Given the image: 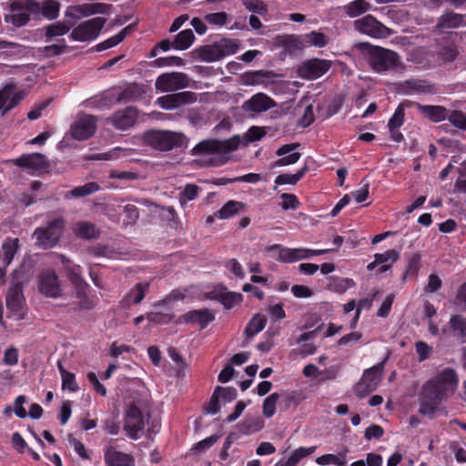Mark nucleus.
<instances>
[{
    "mask_svg": "<svg viewBox=\"0 0 466 466\" xmlns=\"http://www.w3.org/2000/svg\"><path fill=\"white\" fill-rule=\"evenodd\" d=\"M62 378V389L68 390L71 392L78 390V385L76 381V376L72 372L66 373Z\"/></svg>",
    "mask_w": 466,
    "mask_h": 466,
    "instance_id": "nucleus-60",
    "label": "nucleus"
},
{
    "mask_svg": "<svg viewBox=\"0 0 466 466\" xmlns=\"http://www.w3.org/2000/svg\"><path fill=\"white\" fill-rule=\"evenodd\" d=\"M109 5L103 3H96L85 5L81 7V12L85 15H91L95 14H105L107 12Z\"/></svg>",
    "mask_w": 466,
    "mask_h": 466,
    "instance_id": "nucleus-57",
    "label": "nucleus"
},
{
    "mask_svg": "<svg viewBox=\"0 0 466 466\" xmlns=\"http://www.w3.org/2000/svg\"><path fill=\"white\" fill-rule=\"evenodd\" d=\"M458 50L454 46L448 45L444 46L441 52L440 56L443 61L452 62L458 56Z\"/></svg>",
    "mask_w": 466,
    "mask_h": 466,
    "instance_id": "nucleus-64",
    "label": "nucleus"
},
{
    "mask_svg": "<svg viewBox=\"0 0 466 466\" xmlns=\"http://www.w3.org/2000/svg\"><path fill=\"white\" fill-rule=\"evenodd\" d=\"M309 170V167L307 166H304L302 168L298 170L295 174H281L279 175L276 179L275 183L277 185H296L306 174V172Z\"/></svg>",
    "mask_w": 466,
    "mask_h": 466,
    "instance_id": "nucleus-40",
    "label": "nucleus"
},
{
    "mask_svg": "<svg viewBox=\"0 0 466 466\" xmlns=\"http://www.w3.org/2000/svg\"><path fill=\"white\" fill-rule=\"evenodd\" d=\"M316 462L319 465L335 464L337 466H345L347 461L344 455L325 454L316 459Z\"/></svg>",
    "mask_w": 466,
    "mask_h": 466,
    "instance_id": "nucleus-50",
    "label": "nucleus"
},
{
    "mask_svg": "<svg viewBox=\"0 0 466 466\" xmlns=\"http://www.w3.org/2000/svg\"><path fill=\"white\" fill-rule=\"evenodd\" d=\"M200 188L195 184H187L185 186L184 190L179 194L178 200L182 207H184L187 201H191L197 198Z\"/></svg>",
    "mask_w": 466,
    "mask_h": 466,
    "instance_id": "nucleus-44",
    "label": "nucleus"
},
{
    "mask_svg": "<svg viewBox=\"0 0 466 466\" xmlns=\"http://www.w3.org/2000/svg\"><path fill=\"white\" fill-rule=\"evenodd\" d=\"M206 298L210 300L219 301L227 309H232L243 299L242 294L228 291L227 288L222 286L216 287L212 291L208 292Z\"/></svg>",
    "mask_w": 466,
    "mask_h": 466,
    "instance_id": "nucleus-20",
    "label": "nucleus"
},
{
    "mask_svg": "<svg viewBox=\"0 0 466 466\" xmlns=\"http://www.w3.org/2000/svg\"><path fill=\"white\" fill-rule=\"evenodd\" d=\"M316 446L299 447L294 450L288 460L281 459L275 466H296L302 459L313 454Z\"/></svg>",
    "mask_w": 466,
    "mask_h": 466,
    "instance_id": "nucleus-30",
    "label": "nucleus"
},
{
    "mask_svg": "<svg viewBox=\"0 0 466 466\" xmlns=\"http://www.w3.org/2000/svg\"><path fill=\"white\" fill-rule=\"evenodd\" d=\"M149 283H137L128 293L124 297L121 301L123 308H129L132 304H139L144 299L146 294L148 292Z\"/></svg>",
    "mask_w": 466,
    "mask_h": 466,
    "instance_id": "nucleus-26",
    "label": "nucleus"
},
{
    "mask_svg": "<svg viewBox=\"0 0 466 466\" xmlns=\"http://www.w3.org/2000/svg\"><path fill=\"white\" fill-rule=\"evenodd\" d=\"M400 258V253L395 249H389L384 253H377L374 256L376 262L380 265H391L396 262Z\"/></svg>",
    "mask_w": 466,
    "mask_h": 466,
    "instance_id": "nucleus-51",
    "label": "nucleus"
},
{
    "mask_svg": "<svg viewBox=\"0 0 466 466\" xmlns=\"http://www.w3.org/2000/svg\"><path fill=\"white\" fill-rule=\"evenodd\" d=\"M104 460L106 466H136V461L132 455L116 451L112 446L105 449Z\"/></svg>",
    "mask_w": 466,
    "mask_h": 466,
    "instance_id": "nucleus-22",
    "label": "nucleus"
},
{
    "mask_svg": "<svg viewBox=\"0 0 466 466\" xmlns=\"http://www.w3.org/2000/svg\"><path fill=\"white\" fill-rule=\"evenodd\" d=\"M66 228V220L62 217L48 220L44 226L38 227L33 233L35 245L43 249L54 248L58 244Z\"/></svg>",
    "mask_w": 466,
    "mask_h": 466,
    "instance_id": "nucleus-2",
    "label": "nucleus"
},
{
    "mask_svg": "<svg viewBox=\"0 0 466 466\" xmlns=\"http://www.w3.org/2000/svg\"><path fill=\"white\" fill-rule=\"evenodd\" d=\"M353 25L358 32L374 38L383 37L387 30L386 26L370 15L355 20Z\"/></svg>",
    "mask_w": 466,
    "mask_h": 466,
    "instance_id": "nucleus-14",
    "label": "nucleus"
},
{
    "mask_svg": "<svg viewBox=\"0 0 466 466\" xmlns=\"http://www.w3.org/2000/svg\"><path fill=\"white\" fill-rule=\"evenodd\" d=\"M329 67V61L315 58L303 63L299 71L304 78L316 79L327 73Z\"/></svg>",
    "mask_w": 466,
    "mask_h": 466,
    "instance_id": "nucleus-21",
    "label": "nucleus"
},
{
    "mask_svg": "<svg viewBox=\"0 0 466 466\" xmlns=\"http://www.w3.org/2000/svg\"><path fill=\"white\" fill-rule=\"evenodd\" d=\"M19 247V239L18 238H6L3 243V250H4V260L5 265H9L14 258L15 254L16 253Z\"/></svg>",
    "mask_w": 466,
    "mask_h": 466,
    "instance_id": "nucleus-41",
    "label": "nucleus"
},
{
    "mask_svg": "<svg viewBox=\"0 0 466 466\" xmlns=\"http://www.w3.org/2000/svg\"><path fill=\"white\" fill-rule=\"evenodd\" d=\"M145 143L159 151H170L181 147L186 137L179 132L169 130H150L144 135Z\"/></svg>",
    "mask_w": 466,
    "mask_h": 466,
    "instance_id": "nucleus-5",
    "label": "nucleus"
},
{
    "mask_svg": "<svg viewBox=\"0 0 466 466\" xmlns=\"http://www.w3.org/2000/svg\"><path fill=\"white\" fill-rule=\"evenodd\" d=\"M421 257L419 253L411 254L408 258L406 268L402 274V280L407 281L417 276L421 267Z\"/></svg>",
    "mask_w": 466,
    "mask_h": 466,
    "instance_id": "nucleus-36",
    "label": "nucleus"
},
{
    "mask_svg": "<svg viewBox=\"0 0 466 466\" xmlns=\"http://www.w3.org/2000/svg\"><path fill=\"white\" fill-rule=\"evenodd\" d=\"M137 111L135 107L127 106L123 110L116 112L110 121L113 126L120 130L131 127L137 121Z\"/></svg>",
    "mask_w": 466,
    "mask_h": 466,
    "instance_id": "nucleus-24",
    "label": "nucleus"
},
{
    "mask_svg": "<svg viewBox=\"0 0 466 466\" xmlns=\"http://www.w3.org/2000/svg\"><path fill=\"white\" fill-rule=\"evenodd\" d=\"M145 89L142 85L133 83L127 86L118 96L117 102L129 103L137 99L143 98Z\"/></svg>",
    "mask_w": 466,
    "mask_h": 466,
    "instance_id": "nucleus-31",
    "label": "nucleus"
},
{
    "mask_svg": "<svg viewBox=\"0 0 466 466\" xmlns=\"http://www.w3.org/2000/svg\"><path fill=\"white\" fill-rule=\"evenodd\" d=\"M18 350L15 347H9L5 350L3 357V363L8 366H14L18 363Z\"/></svg>",
    "mask_w": 466,
    "mask_h": 466,
    "instance_id": "nucleus-61",
    "label": "nucleus"
},
{
    "mask_svg": "<svg viewBox=\"0 0 466 466\" xmlns=\"http://www.w3.org/2000/svg\"><path fill=\"white\" fill-rule=\"evenodd\" d=\"M188 76L182 72L163 73L158 76L155 82L157 92L160 93H177L189 86Z\"/></svg>",
    "mask_w": 466,
    "mask_h": 466,
    "instance_id": "nucleus-8",
    "label": "nucleus"
},
{
    "mask_svg": "<svg viewBox=\"0 0 466 466\" xmlns=\"http://www.w3.org/2000/svg\"><path fill=\"white\" fill-rule=\"evenodd\" d=\"M299 147V143L285 144L281 146L276 151V155L281 157L275 161L274 166L284 167L297 163L301 156L300 153L295 152Z\"/></svg>",
    "mask_w": 466,
    "mask_h": 466,
    "instance_id": "nucleus-25",
    "label": "nucleus"
},
{
    "mask_svg": "<svg viewBox=\"0 0 466 466\" xmlns=\"http://www.w3.org/2000/svg\"><path fill=\"white\" fill-rule=\"evenodd\" d=\"M279 399V394L274 392L268 396L262 405V413L266 418H271L276 412V405Z\"/></svg>",
    "mask_w": 466,
    "mask_h": 466,
    "instance_id": "nucleus-47",
    "label": "nucleus"
},
{
    "mask_svg": "<svg viewBox=\"0 0 466 466\" xmlns=\"http://www.w3.org/2000/svg\"><path fill=\"white\" fill-rule=\"evenodd\" d=\"M198 100V94L192 91L171 93L159 96L155 104L164 110H174L183 106L194 104Z\"/></svg>",
    "mask_w": 466,
    "mask_h": 466,
    "instance_id": "nucleus-12",
    "label": "nucleus"
},
{
    "mask_svg": "<svg viewBox=\"0 0 466 466\" xmlns=\"http://www.w3.org/2000/svg\"><path fill=\"white\" fill-rule=\"evenodd\" d=\"M270 252H276L273 257L283 263H292L299 259V248H289L279 244L271 245L268 248Z\"/></svg>",
    "mask_w": 466,
    "mask_h": 466,
    "instance_id": "nucleus-28",
    "label": "nucleus"
},
{
    "mask_svg": "<svg viewBox=\"0 0 466 466\" xmlns=\"http://www.w3.org/2000/svg\"><path fill=\"white\" fill-rule=\"evenodd\" d=\"M244 208L245 205L242 202L229 200L214 216L220 219H227L241 212Z\"/></svg>",
    "mask_w": 466,
    "mask_h": 466,
    "instance_id": "nucleus-34",
    "label": "nucleus"
},
{
    "mask_svg": "<svg viewBox=\"0 0 466 466\" xmlns=\"http://www.w3.org/2000/svg\"><path fill=\"white\" fill-rule=\"evenodd\" d=\"M25 96L24 91L15 92V85H5L0 90V112L2 116L19 105Z\"/></svg>",
    "mask_w": 466,
    "mask_h": 466,
    "instance_id": "nucleus-15",
    "label": "nucleus"
},
{
    "mask_svg": "<svg viewBox=\"0 0 466 466\" xmlns=\"http://www.w3.org/2000/svg\"><path fill=\"white\" fill-rule=\"evenodd\" d=\"M96 130V117L86 113H79L70 127L73 138L82 141L91 137Z\"/></svg>",
    "mask_w": 466,
    "mask_h": 466,
    "instance_id": "nucleus-11",
    "label": "nucleus"
},
{
    "mask_svg": "<svg viewBox=\"0 0 466 466\" xmlns=\"http://www.w3.org/2000/svg\"><path fill=\"white\" fill-rule=\"evenodd\" d=\"M195 40V35L191 29L179 32L173 40L172 46L176 50L188 49Z\"/></svg>",
    "mask_w": 466,
    "mask_h": 466,
    "instance_id": "nucleus-35",
    "label": "nucleus"
},
{
    "mask_svg": "<svg viewBox=\"0 0 466 466\" xmlns=\"http://www.w3.org/2000/svg\"><path fill=\"white\" fill-rule=\"evenodd\" d=\"M39 290L47 298H59L62 295L58 276L55 271L46 270L40 275Z\"/></svg>",
    "mask_w": 466,
    "mask_h": 466,
    "instance_id": "nucleus-19",
    "label": "nucleus"
},
{
    "mask_svg": "<svg viewBox=\"0 0 466 466\" xmlns=\"http://www.w3.org/2000/svg\"><path fill=\"white\" fill-rule=\"evenodd\" d=\"M304 41L309 46L323 47L328 44V37L321 32L312 31L304 35Z\"/></svg>",
    "mask_w": 466,
    "mask_h": 466,
    "instance_id": "nucleus-46",
    "label": "nucleus"
},
{
    "mask_svg": "<svg viewBox=\"0 0 466 466\" xmlns=\"http://www.w3.org/2000/svg\"><path fill=\"white\" fill-rule=\"evenodd\" d=\"M143 429V414L136 405H131L126 413L124 430L131 439L137 440Z\"/></svg>",
    "mask_w": 466,
    "mask_h": 466,
    "instance_id": "nucleus-16",
    "label": "nucleus"
},
{
    "mask_svg": "<svg viewBox=\"0 0 466 466\" xmlns=\"http://www.w3.org/2000/svg\"><path fill=\"white\" fill-rule=\"evenodd\" d=\"M100 188L99 185L96 182H88L83 186H78L74 187L70 191V195L73 198H83L89 196L96 191H98Z\"/></svg>",
    "mask_w": 466,
    "mask_h": 466,
    "instance_id": "nucleus-43",
    "label": "nucleus"
},
{
    "mask_svg": "<svg viewBox=\"0 0 466 466\" xmlns=\"http://www.w3.org/2000/svg\"><path fill=\"white\" fill-rule=\"evenodd\" d=\"M266 324V317L262 314H256L246 326L245 334L247 338H253L256 334L264 329Z\"/></svg>",
    "mask_w": 466,
    "mask_h": 466,
    "instance_id": "nucleus-37",
    "label": "nucleus"
},
{
    "mask_svg": "<svg viewBox=\"0 0 466 466\" xmlns=\"http://www.w3.org/2000/svg\"><path fill=\"white\" fill-rule=\"evenodd\" d=\"M440 403L441 401L424 398L420 403L419 412L424 416L432 417L437 411Z\"/></svg>",
    "mask_w": 466,
    "mask_h": 466,
    "instance_id": "nucleus-54",
    "label": "nucleus"
},
{
    "mask_svg": "<svg viewBox=\"0 0 466 466\" xmlns=\"http://www.w3.org/2000/svg\"><path fill=\"white\" fill-rule=\"evenodd\" d=\"M12 161L15 166L27 169L32 173L43 171L49 167L46 156L40 153L24 154Z\"/></svg>",
    "mask_w": 466,
    "mask_h": 466,
    "instance_id": "nucleus-18",
    "label": "nucleus"
},
{
    "mask_svg": "<svg viewBox=\"0 0 466 466\" xmlns=\"http://www.w3.org/2000/svg\"><path fill=\"white\" fill-rule=\"evenodd\" d=\"M205 20L214 25H224L228 21V15L224 12L211 13L205 16Z\"/></svg>",
    "mask_w": 466,
    "mask_h": 466,
    "instance_id": "nucleus-62",
    "label": "nucleus"
},
{
    "mask_svg": "<svg viewBox=\"0 0 466 466\" xmlns=\"http://www.w3.org/2000/svg\"><path fill=\"white\" fill-rule=\"evenodd\" d=\"M60 4L54 0H46L42 5H40V10L42 15L50 19H56L59 15Z\"/></svg>",
    "mask_w": 466,
    "mask_h": 466,
    "instance_id": "nucleus-42",
    "label": "nucleus"
},
{
    "mask_svg": "<svg viewBox=\"0 0 466 466\" xmlns=\"http://www.w3.org/2000/svg\"><path fill=\"white\" fill-rule=\"evenodd\" d=\"M131 25H127L116 35L105 40L104 42L99 43L96 46V51H104L108 48L116 46L126 38L127 33L131 31Z\"/></svg>",
    "mask_w": 466,
    "mask_h": 466,
    "instance_id": "nucleus-39",
    "label": "nucleus"
},
{
    "mask_svg": "<svg viewBox=\"0 0 466 466\" xmlns=\"http://www.w3.org/2000/svg\"><path fill=\"white\" fill-rule=\"evenodd\" d=\"M6 10L7 13L4 15L5 22L21 27L30 21L32 14L39 12L40 5L35 0H10Z\"/></svg>",
    "mask_w": 466,
    "mask_h": 466,
    "instance_id": "nucleus-3",
    "label": "nucleus"
},
{
    "mask_svg": "<svg viewBox=\"0 0 466 466\" xmlns=\"http://www.w3.org/2000/svg\"><path fill=\"white\" fill-rule=\"evenodd\" d=\"M384 364L385 360L364 371L361 379L354 388V392L359 398H364L377 389L381 380Z\"/></svg>",
    "mask_w": 466,
    "mask_h": 466,
    "instance_id": "nucleus-7",
    "label": "nucleus"
},
{
    "mask_svg": "<svg viewBox=\"0 0 466 466\" xmlns=\"http://www.w3.org/2000/svg\"><path fill=\"white\" fill-rule=\"evenodd\" d=\"M404 106L402 105H399L388 122V127H400L404 123Z\"/></svg>",
    "mask_w": 466,
    "mask_h": 466,
    "instance_id": "nucleus-58",
    "label": "nucleus"
},
{
    "mask_svg": "<svg viewBox=\"0 0 466 466\" xmlns=\"http://www.w3.org/2000/svg\"><path fill=\"white\" fill-rule=\"evenodd\" d=\"M238 48V40L221 38L212 45H207L199 48L198 55L202 61L214 62L237 53Z\"/></svg>",
    "mask_w": 466,
    "mask_h": 466,
    "instance_id": "nucleus-6",
    "label": "nucleus"
},
{
    "mask_svg": "<svg viewBox=\"0 0 466 466\" xmlns=\"http://www.w3.org/2000/svg\"><path fill=\"white\" fill-rule=\"evenodd\" d=\"M450 327L454 333L466 339V318L461 315H453L450 319Z\"/></svg>",
    "mask_w": 466,
    "mask_h": 466,
    "instance_id": "nucleus-49",
    "label": "nucleus"
},
{
    "mask_svg": "<svg viewBox=\"0 0 466 466\" xmlns=\"http://www.w3.org/2000/svg\"><path fill=\"white\" fill-rule=\"evenodd\" d=\"M80 271L79 266H75L72 268H69V280L75 286L76 297L80 299V308L83 309H89L93 308V303L86 296L88 285L81 278Z\"/></svg>",
    "mask_w": 466,
    "mask_h": 466,
    "instance_id": "nucleus-17",
    "label": "nucleus"
},
{
    "mask_svg": "<svg viewBox=\"0 0 466 466\" xmlns=\"http://www.w3.org/2000/svg\"><path fill=\"white\" fill-rule=\"evenodd\" d=\"M282 202L281 208L285 210L287 209H297L299 207V200L297 197L293 194L283 193L280 196Z\"/></svg>",
    "mask_w": 466,
    "mask_h": 466,
    "instance_id": "nucleus-63",
    "label": "nucleus"
},
{
    "mask_svg": "<svg viewBox=\"0 0 466 466\" xmlns=\"http://www.w3.org/2000/svg\"><path fill=\"white\" fill-rule=\"evenodd\" d=\"M242 4L246 9L254 14L263 17L268 15V6L264 3V0H242Z\"/></svg>",
    "mask_w": 466,
    "mask_h": 466,
    "instance_id": "nucleus-45",
    "label": "nucleus"
},
{
    "mask_svg": "<svg viewBox=\"0 0 466 466\" xmlns=\"http://www.w3.org/2000/svg\"><path fill=\"white\" fill-rule=\"evenodd\" d=\"M459 378L453 369L447 368L423 386V397L443 401L457 390Z\"/></svg>",
    "mask_w": 466,
    "mask_h": 466,
    "instance_id": "nucleus-1",
    "label": "nucleus"
},
{
    "mask_svg": "<svg viewBox=\"0 0 466 466\" xmlns=\"http://www.w3.org/2000/svg\"><path fill=\"white\" fill-rule=\"evenodd\" d=\"M105 23L106 19L103 17H95L82 22L73 29L70 37L75 41H92L98 36Z\"/></svg>",
    "mask_w": 466,
    "mask_h": 466,
    "instance_id": "nucleus-10",
    "label": "nucleus"
},
{
    "mask_svg": "<svg viewBox=\"0 0 466 466\" xmlns=\"http://www.w3.org/2000/svg\"><path fill=\"white\" fill-rule=\"evenodd\" d=\"M70 30V26L64 22H56L46 27V36L53 38L66 35Z\"/></svg>",
    "mask_w": 466,
    "mask_h": 466,
    "instance_id": "nucleus-48",
    "label": "nucleus"
},
{
    "mask_svg": "<svg viewBox=\"0 0 466 466\" xmlns=\"http://www.w3.org/2000/svg\"><path fill=\"white\" fill-rule=\"evenodd\" d=\"M238 143L233 139L218 140V139H206L197 144L191 149L192 156L206 155V154H218L229 153L238 148Z\"/></svg>",
    "mask_w": 466,
    "mask_h": 466,
    "instance_id": "nucleus-9",
    "label": "nucleus"
},
{
    "mask_svg": "<svg viewBox=\"0 0 466 466\" xmlns=\"http://www.w3.org/2000/svg\"><path fill=\"white\" fill-rule=\"evenodd\" d=\"M6 307L13 311H20L23 308L24 299L21 290L15 287L6 294L5 298Z\"/></svg>",
    "mask_w": 466,
    "mask_h": 466,
    "instance_id": "nucleus-38",
    "label": "nucleus"
},
{
    "mask_svg": "<svg viewBox=\"0 0 466 466\" xmlns=\"http://www.w3.org/2000/svg\"><path fill=\"white\" fill-rule=\"evenodd\" d=\"M219 395V400L224 403L231 402L237 398V390L232 387H220L218 386L215 390Z\"/></svg>",
    "mask_w": 466,
    "mask_h": 466,
    "instance_id": "nucleus-55",
    "label": "nucleus"
},
{
    "mask_svg": "<svg viewBox=\"0 0 466 466\" xmlns=\"http://www.w3.org/2000/svg\"><path fill=\"white\" fill-rule=\"evenodd\" d=\"M367 60L376 73L381 74L394 69L400 62V56L390 49L366 44Z\"/></svg>",
    "mask_w": 466,
    "mask_h": 466,
    "instance_id": "nucleus-4",
    "label": "nucleus"
},
{
    "mask_svg": "<svg viewBox=\"0 0 466 466\" xmlns=\"http://www.w3.org/2000/svg\"><path fill=\"white\" fill-rule=\"evenodd\" d=\"M263 422L259 418L246 420L240 425V431L243 434H250L262 429Z\"/></svg>",
    "mask_w": 466,
    "mask_h": 466,
    "instance_id": "nucleus-53",
    "label": "nucleus"
},
{
    "mask_svg": "<svg viewBox=\"0 0 466 466\" xmlns=\"http://www.w3.org/2000/svg\"><path fill=\"white\" fill-rule=\"evenodd\" d=\"M463 22V15L453 12H446L442 15L436 25V28L441 32H446L450 29L457 28Z\"/></svg>",
    "mask_w": 466,
    "mask_h": 466,
    "instance_id": "nucleus-29",
    "label": "nucleus"
},
{
    "mask_svg": "<svg viewBox=\"0 0 466 466\" xmlns=\"http://www.w3.org/2000/svg\"><path fill=\"white\" fill-rule=\"evenodd\" d=\"M332 286V289L336 292H345L347 289L352 288L355 286V282L351 279L348 278H336L333 279L332 283L330 284Z\"/></svg>",
    "mask_w": 466,
    "mask_h": 466,
    "instance_id": "nucleus-56",
    "label": "nucleus"
},
{
    "mask_svg": "<svg viewBox=\"0 0 466 466\" xmlns=\"http://www.w3.org/2000/svg\"><path fill=\"white\" fill-rule=\"evenodd\" d=\"M422 114H424L432 122H441L448 119L450 110L441 106H419Z\"/></svg>",
    "mask_w": 466,
    "mask_h": 466,
    "instance_id": "nucleus-32",
    "label": "nucleus"
},
{
    "mask_svg": "<svg viewBox=\"0 0 466 466\" xmlns=\"http://www.w3.org/2000/svg\"><path fill=\"white\" fill-rule=\"evenodd\" d=\"M415 350L418 354L419 361H424L429 359L432 352V348L424 341H417L415 343Z\"/></svg>",
    "mask_w": 466,
    "mask_h": 466,
    "instance_id": "nucleus-59",
    "label": "nucleus"
},
{
    "mask_svg": "<svg viewBox=\"0 0 466 466\" xmlns=\"http://www.w3.org/2000/svg\"><path fill=\"white\" fill-rule=\"evenodd\" d=\"M277 106V103L265 93H257L246 100L241 108L251 115L260 114Z\"/></svg>",
    "mask_w": 466,
    "mask_h": 466,
    "instance_id": "nucleus-13",
    "label": "nucleus"
},
{
    "mask_svg": "<svg viewBox=\"0 0 466 466\" xmlns=\"http://www.w3.org/2000/svg\"><path fill=\"white\" fill-rule=\"evenodd\" d=\"M448 121L455 127L466 131V114L460 110L450 111Z\"/></svg>",
    "mask_w": 466,
    "mask_h": 466,
    "instance_id": "nucleus-52",
    "label": "nucleus"
},
{
    "mask_svg": "<svg viewBox=\"0 0 466 466\" xmlns=\"http://www.w3.org/2000/svg\"><path fill=\"white\" fill-rule=\"evenodd\" d=\"M371 8V5L365 0H355L343 6L345 14L354 18L363 15Z\"/></svg>",
    "mask_w": 466,
    "mask_h": 466,
    "instance_id": "nucleus-33",
    "label": "nucleus"
},
{
    "mask_svg": "<svg viewBox=\"0 0 466 466\" xmlns=\"http://www.w3.org/2000/svg\"><path fill=\"white\" fill-rule=\"evenodd\" d=\"M215 319L214 314L208 309H196L181 315L178 319L179 323L198 324L200 329H204L208 323Z\"/></svg>",
    "mask_w": 466,
    "mask_h": 466,
    "instance_id": "nucleus-23",
    "label": "nucleus"
},
{
    "mask_svg": "<svg viewBox=\"0 0 466 466\" xmlns=\"http://www.w3.org/2000/svg\"><path fill=\"white\" fill-rule=\"evenodd\" d=\"M72 231L76 237L82 239H95L99 237L100 230L98 228L88 221H78L72 227Z\"/></svg>",
    "mask_w": 466,
    "mask_h": 466,
    "instance_id": "nucleus-27",
    "label": "nucleus"
}]
</instances>
